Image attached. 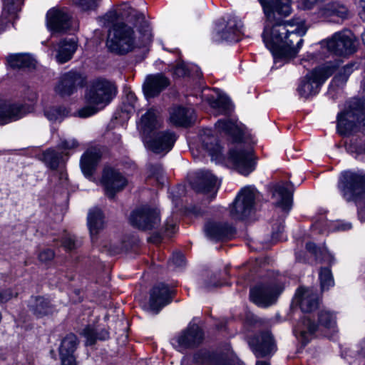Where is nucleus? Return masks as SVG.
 <instances>
[{
    "mask_svg": "<svg viewBox=\"0 0 365 365\" xmlns=\"http://www.w3.org/2000/svg\"><path fill=\"white\" fill-rule=\"evenodd\" d=\"M120 16L124 21L113 25L108 34L106 46L118 54H125L138 47L148 45L153 39V34L145 16L138 11L125 6L119 11L108 14L106 18Z\"/></svg>",
    "mask_w": 365,
    "mask_h": 365,
    "instance_id": "nucleus-1",
    "label": "nucleus"
},
{
    "mask_svg": "<svg viewBox=\"0 0 365 365\" xmlns=\"http://www.w3.org/2000/svg\"><path fill=\"white\" fill-rule=\"evenodd\" d=\"M303 34L300 23L294 19L277 21L270 29L264 26L263 41L272 52L275 65L297 56L304 42Z\"/></svg>",
    "mask_w": 365,
    "mask_h": 365,
    "instance_id": "nucleus-2",
    "label": "nucleus"
},
{
    "mask_svg": "<svg viewBox=\"0 0 365 365\" xmlns=\"http://www.w3.org/2000/svg\"><path fill=\"white\" fill-rule=\"evenodd\" d=\"M160 125L156 110H148L140 119V129L143 133V139L145 145L155 153L169 152L175 140L174 133L170 131L153 133Z\"/></svg>",
    "mask_w": 365,
    "mask_h": 365,
    "instance_id": "nucleus-3",
    "label": "nucleus"
},
{
    "mask_svg": "<svg viewBox=\"0 0 365 365\" xmlns=\"http://www.w3.org/2000/svg\"><path fill=\"white\" fill-rule=\"evenodd\" d=\"M116 94V88L113 83L104 78L93 81L86 94L89 106L78 110L81 118H87L96 114L108 105Z\"/></svg>",
    "mask_w": 365,
    "mask_h": 365,
    "instance_id": "nucleus-4",
    "label": "nucleus"
},
{
    "mask_svg": "<svg viewBox=\"0 0 365 365\" xmlns=\"http://www.w3.org/2000/svg\"><path fill=\"white\" fill-rule=\"evenodd\" d=\"M340 63L341 60H339L335 64L316 68L308 73L299 83L297 87L299 95L307 98L317 94L322 84L335 72Z\"/></svg>",
    "mask_w": 365,
    "mask_h": 365,
    "instance_id": "nucleus-5",
    "label": "nucleus"
},
{
    "mask_svg": "<svg viewBox=\"0 0 365 365\" xmlns=\"http://www.w3.org/2000/svg\"><path fill=\"white\" fill-rule=\"evenodd\" d=\"M318 322L319 324H315L308 316L302 318L294 331L301 336L303 343H308L311 336L322 329L332 332L336 331V316L329 310L320 311L318 314Z\"/></svg>",
    "mask_w": 365,
    "mask_h": 365,
    "instance_id": "nucleus-6",
    "label": "nucleus"
},
{
    "mask_svg": "<svg viewBox=\"0 0 365 365\" xmlns=\"http://www.w3.org/2000/svg\"><path fill=\"white\" fill-rule=\"evenodd\" d=\"M356 131L365 133V98H351L344 106V135Z\"/></svg>",
    "mask_w": 365,
    "mask_h": 365,
    "instance_id": "nucleus-7",
    "label": "nucleus"
},
{
    "mask_svg": "<svg viewBox=\"0 0 365 365\" xmlns=\"http://www.w3.org/2000/svg\"><path fill=\"white\" fill-rule=\"evenodd\" d=\"M258 192L252 186L241 189L230 208L232 219L242 220L248 217L255 210V200Z\"/></svg>",
    "mask_w": 365,
    "mask_h": 365,
    "instance_id": "nucleus-8",
    "label": "nucleus"
},
{
    "mask_svg": "<svg viewBox=\"0 0 365 365\" xmlns=\"http://www.w3.org/2000/svg\"><path fill=\"white\" fill-rule=\"evenodd\" d=\"M243 25L241 21L235 16H230L227 20L222 19L216 24L212 39L215 42L223 41L235 42L239 40Z\"/></svg>",
    "mask_w": 365,
    "mask_h": 365,
    "instance_id": "nucleus-9",
    "label": "nucleus"
},
{
    "mask_svg": "<svg viewBox=\"0 0 365 365\" xmlns=\"http://www.w3.org/2000/svg\"><path fill=\"white\" fill-rule=\"evenodd\" d=\"M344 184L346 194L349 193L359 210L365 213V175L345 172Z\"/></svg>",
    "mask_w": 365,
    "mask_h": 365,
    "instance_id": "nucleus-10",
    "label": "nucleus"
},
{
    "mask_svg": "<svg viewBox=\"0 0 365 365\" xmlns=\"http://www.w3.org/2000/svg\"><path fill=\"white\" fill-rule=\"evenodd\" d=\"M248 344L257 358L271 356L277 349L274 336L269 331H261L250 337Z\"/></svg>",
    "mask_w": 365,
    "mask_h": 365,
    "instance_id": "nucleus-11",
    "label": "nucleus"
},
{
    "mask_svg": "<svg viewBox=\"0 0 365 365\" xmlns=\"http://www.w3.org/2000/svg\"><path fill=\"white\" fill-rule=\"evenodd\" d=\"M130 222L140 230L155 229L160 223V212L156 208L143 206L130 214Z\"/></svg>",
    "mask_w": 365,
    "mask_h": 365,
    "instance_id": "nucleus-12",
    "label": "nucleus"
},
{
    "mask_svg": "<svg viewBox=\"0 0 365 365\" xmlns=\"http://www.w3.org/2000/svg\"><path fill=\"white\" fill-rule=\"evenodd\" d=\"M204 339L202 329L196 324H190L176 337L173 339V344L178 351H183L187 349H194L200 346Z\"/></svg>",
    "mask_w": 365,
    "mask_h": 365,
    "instance_id": "nucleus-13",
    "label": "nucleus"
},
{
    "mask_svg": "<svg viewBox=\"0 0 365 365\" xmlns=\"http://www.w3.org/2000/svg\"><path fill=\"white\" fill-rule=\"evenodd\" d=\"M86 83V77L77 71H70L63 74L55 91L61 97L70 96L74 93L78 88H81Z\"/></svg>",
    "mask_w": 365,
    "mask_h": 365,
    "instance_id": "nucleus-14",
    "label": "nucleus"
},
{
    "mask_svg": "<svg viewBox=\"0 0 365 365\" xmlns=\"http://www.w3.org/2000/svg\"><path fill=\"white\" fill-rule=\"evenodd\" d=\"M229 161L243 175H248L255 169L253 151L248 149H233L229 152Z\"/></svg>",
    "mask_w": 365,
    "mask_h": 365,
    "instance_id": "nucleus-15",
    "label": "nucleus"
},
{
    "mask_svg": "<svg viewBox=\"0 0 365 365\" xmlns=\"http://www.w3.org/2000/svg\"><path fill=\"white\" fill-rule=\"evenodd\" d=\"M277 295L276 282L260 283L250 289L251 300L258 306L267 307L273 304Z\"/></svg>",
    "mask_w": 365,
    "mask_h": 365,
    "instance_id": "nucleus-16",
    "label": "nucleus"
},
{
    "mask_svg": "<svg viewBox=\"0 0 365 365\" xmlns=\"http://www.w3.org/2000/svg\"><path fill=\"white\" fill-rule=\"evenodd\" d=\"M71 16L63 9L53 8L46 14L48 29L53 33H64L71 26Z\"/></svg>",
    "mask_w": 365,
    "mask_h": 365,
    "instance_id": "nucleus-17",
    "label": "nucleus"
},
{
    "mask_svg": "<svg viewBox=\"0 0 365 365\" xmlns=\"http://www.w3.org/2000/svg\"><path fill=\"white\" fill-rule=\"evenodd\" d=\"M127 182V180L120 172L112 168L104 170L102 183L108 197L113 198L116 192L121 191L126 186Z\"/></svg>",
    "mask_w": 365,
    "mask_h": 365,
    "instance_id": "nucleus-18",
    "label": "nucleus"
},
{
    "mask_svg": "<svg viewBox=\"0 0 365 365\" xmlns=\"http://www.w3.org/2000/svg\"><path fill=\"white\" fill-rule=\"evenodd\" d=\"M28 112L21 103H12L0 98V125H5L23 118Z\"/></svg>",
    "mask_w": 365,
    "mask_h": 365,
    "instance_id": "nucleus-19",
    "label": "nucleus"
},
{
    "mask_svg": "<svg viewBox=\"0 0 365 365\" xmlns=\"http://www.w3.org/2000/svg\"><path fill=\"white\" fill-rule=\"evenodd\" d=\"M295 300L303 312L316 310L319 304L317 291L312 288L299 287L295 294Z\"/></svg>",
    "mask_w": 365,
    "mask_h": 365,
    "instance_id": "nucleus-20",
    "label": "nucleus"
},
{
    "mask_svg": "<svg viewBox=\"0 0 365 365\" xmlns=\"http://www.w3.org/2000/svg\"><path fill=\"white\" fill-rule=\"evenodd\" d=\"M171 302V292L164 284L155 286L150 293L149 307L155 314Z\"/></svg>",
    "mask_w": 365,
    "mask_h": 365,
    "instance_id": "nucleus-21",
    "label": "nucleus"
},
{
    "mask_svg": "<svg viewBox=\"0 0 365 365\" xmlns=\"http://www.w3.org/2000/svg\"><path fill=\"white\" fill-rule=\"evenodd\" d=\"M267 19L275 18L277 14L287 16L292 12L291 0H259Z\"/></svg>",
    "mask_w": 365,
    "mask_h": 365,
    "instance_id": "nucleus-22",
    "label": "nucleus"
},
{
    "mask_svg": "<svg viewBox=\"0 0 365 365\" xmlns=\"http://www.w3.org/2000/svg\"><path fill=\"white\" fill-rule=\"evenodd\" d=\"M197 180L193 184V188L197 192L209 193L214 192L213 198L219 186L217 178L208 170H200L196 173Z\"/></svg>",
    "mask_w": 365,
    "mask_h": 365,
    "instance_id": "nucleus-23",
    "label": "nucleus"
},
{
    "mask_svg": "<svg viewBox=\"0 0 365 365\" xmlns=\"http://www.w3.org/2000/svg\"><path fill=\"white\" fill-rule=\"evenodd\" d=\"M170 84V81L162 73L147 76L143 84V91L147 98H153L160 94Z\"/></svg>",
    "mask_w": 365,
    "mask_h": 365,
    "instance_id": "nucleus-24",
    "label": "nucleus"
},
{
    "mask_svg": "<svg viewBox=\"0 0 365 365\" xmlns=\"http://www.w3.org/2000/svg\"><path fill=\"white\" fill-rule=\"evenodd\" d=\"M205 232L210 239L219 241L230 238L235 230L227 223L208 222L205 226Z\"/></svg>",
    "mask_w": 365,
    "mask_h": 365,
    "instance_id": "nucleus-25",
    "label": "nucleus"
},
{
    "mask_svg": "<svg viewBox=\"0 0 365 365\" xmlns=\"http://www.w3.org/2000/svg\"><path fill=\"white\" fill-rule=\"evenodd\" d=\"M201 141L203 148L213 160L220 161L223 159L222 148L219 144L217 138L213 135L211 129L203 130L201 134Z\"/></svg>",
    "mask_w": 365,
    "mask_h": 365,
    "instance_id": "nucleus-26",
    "label": "nucleus"
},
{
    "mask_svg": "<svg viewBox=\"0 0 365 365\" xmlns=\"http://www.w3.org/2000/svg\"><path fill=\"white\" fill-rule=\"evenodd\" d=\"M215 128L217 132L230 138L234 142L240 141L243 136L242 128L236 121L230 118L218 120Z\"/></svg>",
    "mask_w": 365,
    "mask_h": 365,
    "instance_id": "nucleus-27",
    "label": "nucleus"
},
{
    "mask_svg": "<svg viewBox=\"0 0 365 365\" xmlns=\"http://www.w3.org/2000/svg\"><path fill=\"white\" fill-rule=\"evenodd\" d=\"M3 10L0 16V34L17 18L19 11V0H2Z\"/></svg>",
    "mask_w": 365,
    "mask_h": 365,
    "instance_id": "nucleus-28",
    "label": "nucleus"
},
{
    "mask_svg": "<svg viewBox=\"0 0 365 365\" xmlns=\"http://www.w3.org/2000/svg\"><path fill=\"white\" fill-rule=\"evenodd\" d=\"M100 158V151L95 148L88 149L83 153L81 158L80 166L86 177L89 178L93 175Z\"/></svg>",
    "mask_w": 365,
    "mask_h": 365,
    "instance_id": "nucleus-29",
    "label": "nucleus"
},
{
    "mask_svg": "<svg viewBox=\"0 0 365 365\" xmlns=\"http://www.w3.org/2000/svg\"><path fill=\"white\" fill-rule=\"evenodd\" d=\"M100 158V151L95 148L88 149L83 153L81 158L80 166L86 177L89 178L93 175Z\"/></svg>",
    "mask_w": 365,
    "mask_h": 365,
    "instance_id": "nucleus-30",
    "label": "nucleus"
},
{
    "mask_svg": "<svg viewBox=\"0 0 365 365\" xmlns=\"http://www.w3.org/2000/svg\"><path fill=\"white\" fill-rule=\"evenodd\" d=\"M273 197L276 199L275 204L284 211H289L292 204V190L291 184L284 182L275 187Z\"/></svg>",
    "mask_w": 365,
    "mask_h": 365,
    "instance_id": "nucleus-31",
    "label": "nucleus"
},
{
    "mask_svg": "<svg viewBox=\"0 0 365 365\" xmlns=\"http://www.w3.org/2000/svg\"><path fill=\"white\" fill-rule=\"evenodd\" d=\"M28 307L29 311L38 318L51 314L54 310L50 301L41 296H32L29 301Z\"/></svg>",
    "mask_w": 365,
    "mask_h": 365,
    "instance_id": "nucleus-32",
    "label": "nucleus"
},
{
    "mask_svg": "<svg viewBox=\"0 0 365 365\" xmlns=\"http://www.w3.org/2000/svg\"><path fill=\"white\" fill-rule=\"evenodd\" d=\"M77 48V42L74 38L63 39L58 43L56 61L60 63H64L71 60Z\"/></svg>",
    "mask_w": 365,
    "mask_h": 365,
    "instance_id": "nucleus-33",
    "label": "nucleus"
},
{
    "mask_svg": "<svg viewBox=\"0 0 365 365\" xmlns=\"http://www.w3.org/2000/svg\"><path fill=\"white\" fill-rule=\"evenodd\" d=\"M170 120L177 125L187 126L194 120V110L191 108H176L170 114Z\"/></svg>",
    "mask_w": 365,
    "mask_h": 365,
    "instance_id": "nucleus-34",
    "label": "nucleus"
},
{
    "mask_svg": "<svg viewBox=\"0 0 365 365\" xmlns=\"http://www.w3.org/2000/svg\"><path fill=\"white\" fill-rule=\"evenodd\" d=\"M87 222L91 237L93 238L104 226V215L102 211L96 207L90 210Z\"/></svg>",
    "mask_w": 365,
    "mask_h": 365,
    "instance_id": "nucleus-35",
    "label": "nucleus"
},
{
    "mask_svg": "<svg viewBox=\"0 0 365 365\" xmlns=\"http://www.w3.org/2000/svg\"><path fill=\"white\" fill-rule=\"evenodd\" d=\"M322 46L326 47L329 55L341 58L342 55V33L336 32L330 38L321 42Z\"/></svg>",
    "mask_w": 365,
    "mask_h": 365,
    "instance_id": "nucleus-36",
    "label": "nucleus"
},
{
    "mask_svg": "<svg viewBox=\"0 0 365 365\" xmlns=\"http://www.w3.org/2000/svg\"><path fill=\"white\" fill-rule=\"evenodd\" d=\"M9 65L14 68H31L35 66V61L26 54H16L7 58Z\"/></svg>",
    "mask_w": 365,
    "mask_h": 365,
    "instance_id": "nucleus-37",
    "label": "nucleus"
},
{
    "mask_svg": "<svg viewBox=\"0 0 365 365\" xmlns=\"http://www.w3.org/2000/svg\"><path fill=\"white\" fill-rule=\"evenodd\" d=\"M81 334L87 339V345H93L96 343V340H106L109 337V333L107 330L103 329L100 331L96 330L91 326L85 327Z\"/></svg>",
    "mask_w": 365,
    "mask_h": 365,
    "instance_id": "nucleus-38",
    "label": "nucleus"
},
{
    "mask_svg": "<svg viewBox=\"0 0 365 365\" xmlns=\"http://www.w3.org/2000/svg\"><path fill=\"white\" fill-rule=\"evenodd\" d=\"M78 341L77 336L73 334L66 335L61 341L59 347L60 356H73V353L77 348Z\"/></svg>",
    "mask_w": 365,
    "mask_h": 365,
    "instance_id": "nucleus-39",
    "label": "nucleus"
},
{
    "mask_svg": "<svg viewBox=\"0 0 365 365\" xmlns=\"http://www.w3.org/2000/svg\"><path fill=\"white\" fill-rule=\"evenodd\" d=\"M359 42L350 30L344 29V57L356 52Z\"/></svg>",
    "mask_w": 365,
    "mask_h": 365,
    "instance_id": "nucleus-40",
    "label": "nucleus"
},
{
    "mask_svg": "<svg viewBox=\"0 0 365 365\" xmlns=\"http://www.w3.org/2000/svg\"><path fill=\"white\" fill-rule=\"evenodd\" d=\"M62 154L52 149H48L43 153V160L52 170L58 168Z\"/></svg>",
    "mask_w": 365,
    "mask_h": 365,
    "instance_id": "nucleus-41",
    "label": "nucleus"
},
{
    "mask_svg": "<svg viewBox=\"0 0 365 365\" xmlns=\"http://www.w3.org/2000/svg\"><path fill=\"white\" fill-rule=\"evenodd\" d=\"M46 117L51 122H61L68 115V111L64 107H51L44 111Z\"/></svg>",
    "mask_w": 365,
    "mask_h": 365,
    "instance_id": "nucleus-42",
    "label": "nucleus"
},
{
    "mask_svg": "<svg viewBox=\"0 0 365 365\" xmlns=\"http://www.w3.org/2000/svg\"><path fill=\"white\" fill-rule=\"evenodd\" d=\"M321 289L322 292L328 290L334 284L331 270L327 267L322 268L319 273Z\"/></svg>",
    "mask_w": 365,
    "mask_h": 365,
    "instance_id": "nucleus-43",
    "label": "nucleus"
},
{
    "mask_svg": "<svg viewBox=\"0 0 365 365\" xmlns=\"http://www.w3.org/2000/svg\"><path fill=\"white\" fill-rule=\"evenodd\" d=\"M342 93V80L340 76H336L331 82L327 92L328 96L334 101Z\"/></svg>",
    "mask_w": 365,
    "mask_h": 365,
    "instance_id": "nucleus-44",
    "label": "nucleus"
},
{
    "mask_svg": "<svg viewBox=\"0 0 365 365\" xmlns=\"http://www.w3.org/2000/svg\"><path fill=\"white\" fill-rule=\"evenodd\" d=\"M306 249L309 252L312 254L317 260L320 262L324 261L327 258L329 257V255L324 249L318 247L313 242H308L306 245Z\"/></svg>",
    "mask_w": 365,
    "mask_h": 365,
    "instance_id": "nucleus-45",
    "label": "nucleus"
},
{
    "mask_svg": "<svg viewBox=\"0 0 365 365\" xmlns=\"http://www.w3.org/2000/svg\"><path fill=\"white\" fill-rule=\"evenodd\" d=\"M148 176L155 178L158 182H161L160 180L163 176V168L160 163L150 164L148 165Z\"/></svg>",
    "mask_w": 365,
    "mask_h": 365,
    "instance_id": "nucleus-46",
    "label": "nucleus"
},
{
    "mask_svg": "<svg viewBox=\"0 0 365 365\" xmlns=\"http://www.w3.org/2000/svg\"><path fill=\"white\" fill-rule=\"evenodd\" d=\"M213 107L219 109V113L221 114H227L230 112L231 108V103L227 98L220 97L214 103Z\"/></svg>",
    "mask_w": 365,
    "mask_h": 365,
    "instance_id": "nucleus-47",
    "label": "nucleus"
},
{
    "mask_svg": "<svg viewBox=\"0 0 365 365\" xmlns=\"http://www.w3.org/2000/svg\"><path fill=\"white\" fill-rule=\"evenodd\" d=\"M62 245L66 250L71 251L78 247V242L74 236L66 235L62 240Z\"/></svg>",
    "mask_w": 365,
    "mask_h": 365,
    "instance_id": "nucleus-48",
    "label": "nucleus"
},
{
    "mask_svg": "<svg viewBox=\"0 0 365 365\" xmlns=\"http://www.w3.org/2000/svg\"><path fill=\"white\" fill-rule=\"evenodd\" d=\"M73 1L83 10L86 11L96 9L98 6V0H73Z\"/></svg>",
    "mask_w": 365,
    "mask_h": 365,
    "instance_id": "nucleus-49",
    "label": "nucleus"
},
{
    "mask_svg": "<svg viewBox=\"0 0 365 365\" xmlns=\"http://www.w3.org/2000/svg\"><path fill=\"white\" fill-rule=\"evenodd\" d=\"M189 71L183 62H178L173 68V76L180 78L188 74Z\"/></svg>",
    "mask_w": 365,
    "mask_h": 365,
    "instance_id": "nucleus-50",
    "label": "nucleus"
},
{
    "mask_svg": "<svg viewBox=\"0 0 365 365\" xmlns=\"http://www.w3.org/2000/svg\"><path fill=\"white\" fill-rule=\"evenodd\" d=\"M55 256L54 252L51 249H45L38 254V259L43 262H47L53 259Z\"/></svg>",
    "mask_w": 365,
    "mask_h": 365,
    "instance_id": "nucleus-51",
    "label": "nucleus"
},
{
    "mask_svg": "<svg viewBox=\"0 0 365 365\" xmlns=\"http://www.w3.org/2000/svg\"><path fill=\"white\" fill-rule=\"evenodd\" d=\"M15 296L16 294H14L10 289L0 291V303H6Z\"/></svg>",
    "mask_w": 365,
    "mask_h": 365,
    "instance_id": "nucleus-52",
    "label": "nucleus"
},
{
    "mask_svg": "<svg viewBox=\"0 0 365 365\" xmlns=\"http://www.w3.org/2000/svg\"><path fill=\"white\" fill-rule=\"evenodd\" d=\"M78 145V142L75 139L63 140L59 146L64 150H70L76 148Z\"/></svg>",
    "mask_w": 365,
    "mask_h": 365,
    "instance_id": "nucleus-53",
    "label": "nucleus"
},
{
    "mask_svg": "<svg viewBox=\"0 0 365 365\" xmlns=\"http://www.w3.org/2000/svg\"><path fill=\"white\" fill-rule=\"evenodd\" d=\"M171 262L177 267H181L185 264V257L180 252H177L173 255Z\"/></svg>",
    "mask_w": 365,
    "mask_h": 365,
    "instance_id": "nucleus-54",
    "label": "nucleus"
},
{
    "mask_svg": "<svg viewBox=\"0 0 365 365\" xmlns=\"http://www.w3.org/2000/svg\"><path fill=\"white\" fill-rule=\"evenodd\" d=\"M359 64L352 61L344 66V79L345 76H349L355 69L358 68Z\"/></svg>",
    "mask_w": 365,
    "mask_h": 365,
    "instance_id": "nucleus-55",
    "label": "nucleus"
},
{
    "mask_svg": "<svg viewBox=\"0 0 365 365\" xmlns=\"http://www.w3.org/2000/svg\"><path fill=\"white\" fill-rule=\"evenodd\" d=\"M126 101L128 102L130 108H128V112H130L131 109L135 108V103L136 102V96L134 93L130 91L126 95Z\"/></svg>",
    "mask_w": 365,
    "mask_h": 365,
    "instance_id": "nucleus-56",
    "label": "nucleus"
},
{
    "mask_svg": "<svg viewBox=\"0 0 365 365\" xmlns=\"http://www.w3.org/2000/svg\"><path fill=\"white\" fill-rule=\"evenodd\" d=\"M61 365H77L74 356H60Z\"/></svg>",
    "mask_w": 365,
    "mask_h": 365,
    "instance_id": "nucleus-57",
    "label": "nucleus"
},
{
    "mask_svg": "<svg viewBox=\"0 0 365 365\" xmlns=\"http://www.w3.org/2000/svg\"><path fill=\"white\" fill-rule=\"evenodd\" d=\"M176 223L173 220H168L165 223V230L167 232H174L175 230Z\"/></svg>",
    "mask_w": 365,
    "mask_h": 365,
    "instance_id": "nucleus-58",
    "label": "nucleus"
},
{
    "mask_svg": "<svg viewBox=\"0 0 365 365\" xmlns=\"http://www.w3.org/2000/svg\"><path fill=\"white\" fill-rule=\"evenodd\" d=\"M342 119V110L339 111L337 113V125H336V132L339 135H342V129L341 128V123Z\"/></svg>",
    "mask_w": 365,
    "mask_h": 365,
    "instance_id": "nucleus-59",
    "label": "nucleus"
},
{
    "mask_svg": "<svg viewBox=\"0 0 365 365\" xmlns=\"http://www.w3.org/2000/svg\"><path fill=\"white\" fill-rule=\"evenodd\" d=\"M284 222L280 221L277 224V226L276 228L274 227H273V232H272L273 236H274L275 235H277L279 233H282L284 231Z\"/></svg>",
    "mask_w": 365,
    "mask_h": 365,
    "instance_id": "nucleus-60",
    "label": "nucleus"
},
{
    "mask_svg": "<svg viewBox=\"0 0 365 365\" xmlns=\"http://www.w3.org/2000/svg\"><path fill=\"white\" fill-rule=\"evenodd\" d=\"M338 190L340 192H342V174L341 173L339 176L338 184H337Z\"/></svg>",
    "mask_w": 365,
    "mask_h": 365,
    "instance_id": "nucleus-61",
    "label": "nucleus"
},
{
    "mask_svg": "<svg viewBox=\"0 0 365 365\" xmlns=\"http://www.w3.org/2000/svg\"><path fill=\"white\" fill-rule=\"evenodd\" d=\"M359 15L361 19L363 21H365V6H364V8L360 9V11H359Z\"/></svg>",
    "mask_w": 365,
    "mask_h": 365,
    "instance_id": "nucleus-62",
    "label": "nucleus"
},
{
    "mask_svg": "<svg viewBox=\"0 0 365 365\" xmlns=\"http://www.w3.org/2000/svg\"><path fill=\"white\" fill-rule=\"evenodd\" d=\"M355 1L359 9L364 8L365 0H355Z\"/></svg>",
    "mask_w": 365,
    "mask_h": 365,
    "instance_id": "nucleus-63",
    "label": "nucleus"
},
{
    "mask_svg": "<svg viewBox=\"0 0 365 365\" xmlns=\"http://www.w3.org/2000/svg\"><path fill=\"white\" fill-rule=\"evenodd\" d=\"M256 365H270V364L264 361H257Z\"/></svg>",
    "mask_w": 365,
    "mask_h": 365,
    "instance_id": "nucleus-64",
    "label": "nucleus"
}]
</instances>
